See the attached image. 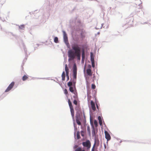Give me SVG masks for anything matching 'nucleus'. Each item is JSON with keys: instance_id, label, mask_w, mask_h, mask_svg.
<instances>
[{"instance_id": "nucleus-30", "label": "nucleus", "mask_w": 151, "mask_h": 151, "mask_svg": "<svg viewBox=\"0 0 151 151\" xmlns=\"http://www.w3.org/2000/svg\"><path fill=\"white\" fill-rule=\"evenodd\" d=\"M91 88L93 89H94L96 88V86L94 84H92L91 85Z\"/></svg>"}, {"instance_id": "nucleus-32", "label": "nucleus", "mask_w": 151, "mask_h": 151, "mask_svg": "<svg viewBox=\"0 0 151 151\" xmlns=\"http://www.w3.org/2000/svg\"><path fill=\"white\" fill-rule=\"evenodd\" d=\"M73 103L74 104H75L76 105H77V101L76 100H74L73 101Z\"/></svg>"}, {"instance_id": "nucleus-3", "label": "nucleus", "mask_w": 151, "mask_h": 151, "mask_svg": "<svg viewBox=\"0 0 151 151\" xmlns=\"http://www.w3.org/2000/svg\"><path fill=\"white\" fill-rule=\"evenodd\" d=\"M134 4L137 6L136 7L139 9H141L142 7V2L141 0H135Z\"/></svg>"}, {"instance_id": "nucleus-21", "label": "nucleus", "mask_w": 151, "mask_h": 151, "mask_svg": "<svg viewBox=\"0 0 151 151\" xmlns=\"http://www.w3.org/2000/svg\"><path fill=\"white\" fill-rule=\"evenodd\" d=\"M76 123H77V124L78 125H81V122L78 119H76Z\"/></svg>"}, {"instance_id": "nucleus-19", "label": "nucleus", "mask_w": 151, "mask_h": 151, "mask_svg": "<svg viewBox=\"0 0 151 151\" xmlns=\"http://www.w3.org/2000/svg\"><path fill=\"white\" fill-rule=\"evenodd\" d=\"M96 142V139H95L94 143L93 146L92 148L91 151H94V148H95V146Z\"/></svg>"}, {"instance_id": "nucleus-26", "label": "nucleus", "mask_w": 151, "mask_h": 151, "mask_svg": "<svg viewBox=\"0 0 151 151\" xmlns=\"http://www.w3.org/2000/svg\"><path fill=\"white\" fill-rule=\"evenodd\" d=\"M67 85L68 86H69L70 87V86H71L72 85V82H69L68 83Z\"/></svg>"}, {"instance_id": "nucleus-12", "label": "nucleus", "mask_w": 151, "mask_h": 151, "mask_svg": "<svg viewBox=\"0 0 151 151\" xmlns=\"http://www.w3.org/2000/svg\"><path fill=\"white\" fill-rule=\"evenodd\" d=\"M70 111L72 117L73 118H74V111L73 109V108L70 109Z\"/></svg>"}, {"instance_id": "nucleus-20", "label": "nucleus", "mask_w": 151, "mask_h": 151, "mask_svg": "<svg viewBox=\"0 0 151 151\" xmlns=\"http://www.w3.org/2000/svg\"><path fill=\"white\" fill-rule=\"evenodd\" d=\"M76 135L77 139H79L80 138L79 132L78 131L77 132Z\"/></svg>"}, {"instance_id": "nucleus-2", "label": "nucleus", "mask_w": 151, "mask_h": 151, "mask_svg": "<svg viewBox=\"0 0 151 151\" xmlns=\"http://www.w3.org/2000/svg\"><path fill=\"white\" fill-rule=\"evenodd\" d=\"M82 145L84 147H87V150H89L91 147V143L89 140H87L86 141L83 142Z\"/></svg>"}, {"instance_id": "nucleus-13", "label": "nucleus", "mask_w": 151, "mask_h": 151, "mask_svg": "<svg viewBox=\"0 0 151 151\" xmlns=\"http://www.w3.org/2000/svg\"><path fill=\"white\" fill-rule=\"evenodd\" d=\"M68 102L70 109L73 108V107L72 104V103L71 102L70 99H68Z\"/></svg>"}, {"instance_id": "nucleus-5", "label": "nucleus", "mask_w": 151, "mask_h": 151, "mask_svg": "<svg viewBox=\"0 0 151 151\" xmlns=\"http://www.w3.org/2000/svg\"><path fill=\"white\" fill-rule=\"evenodd\" d=\"M15 84L14 82H12L9 86L7 89L5 91V92H7L10 91L13 87Z\"/></svg>"}, {"instance_id": "nucleus-33", "label": "nucleus", "mask_w": 151, "mask_h": 151, "mask_svg": "<svg viewBox=\"0 0 151 151\" xmlns=\"http://www.w3.org/2000/svg\"><path fill=\"white\" fill-rule=\"evenodd\" d=\"M93 130L92 131V134H95V132L94 131V128L93 127Z\"/></svg>"}, {"instance_id": "nucleus-34", "label": "nucleus", "mask_w": 151, "mask_h": 151, "mask_svg": "<svg viewBox=\"0 0 151 151\" xmlns=\"http://www.w3.org/2000/svg\"><path fill=\"white\" fill-rule=\"evenodd\" d=\"M77 145H75L74 146V148H77Z\"/></svg>"}, {"instance_id": "nucleus-35", "label": "nucleus", "mask_w": 151, "mask_h": 151, "mask_svg": "<svg viewBox=\"0 0 151 151\" xmlns=\"http://www.w3.org/2000/svg\"><path fill=\"white\" fill-rule=\"evenodd\" d=\"M96 106H97V108L98 109H99L98 106V105H97V104H96Z\"/></svg>"}, {"instance_id": "nucleus-28", "label": "nucleus", "mask_w": 151, "mask_h": 151, "mask_svg": "<svg viewBox=\"0 0 151 151\" xmlns=\"http://www.w3.org/2000/svg\"><path fill=\"white\" fill-rule=\"evenodd\" d=\"M94 124L95 126V127H97V122L96 120H95L94 122Z\"/></svg>"}, {"instance_id": "nucleus-8", "label": "nucleus", "mask_w": 151, "mask_h": 151, "mask_svg": "<svg viewBox=\"0 0 151 151\" xmlns=\"http://www.w3.org/2000/svg\"><path fill=\"white\" fill-rule=\"evenodd\" d=\"M105 134V138L107 139V141L111 139V136L108 132L106 131H105L104 132Z\"/></svg>"}, {"instance_id": "nucleus-25", "label": "nucleus", "mask_w": 151, "mask_h": 151, "mask_svg": "<svg viewBox=\"0 0 151 151\" xmlns=\"http://www.w3.org/2000/svg\"><path fill=\"white\" fill-rule=\"evenodd\" d=\"M85 134V132L83 131H81V134L82 137H84Z\"/></svg>"}, {"instance_id": "nucleus-10", "label": "nucleus", "mask_w": 151, "mask_h": 151, "mask_svg": "<svg viewBox=\"0 0 151 151\" xmlns=\"http://www.w3.org/2000/svg\"><path fill=\"white\" fill-rule=\"evenodd\" d=\"M91 68V67L90 66V68H88L86 70L87 73L89 76H91L92 75V73Z\"/></svg>"}, {"instance_id": "nucleus-7", "label": "nucleus", "mask_w": 151, "mask_h": 151, "mask_svg": "<svg viewBox=\"0 0 151 151\" xmlns=\"http://www.w3.org/2000/svg\"><path fill=\"white\" fill-rule=\"evenodd\" d=\"M63 38L65 43L66 44L68 43V37L65 31H63Z\"/></svg>"}, {"instance_id": "nucleus-9", "label": "nucleus", "mask_w": 151, "mask_h": 151, "mask_svg": "<svg viewBox=\"0 0 151 151\" xmlns=\"http://www.w3.org/2000/svg\"><path fill=\"white\" fill-rule=\"evenodd\" d=\"M91 104L92 110L93 111H95L96 110V108L94 102L92 101H91Z\"/></svg>"}, {"instance_id": "nucleus-18", "label": "nucleus", "mask_w": 151, "mask_h": 151, "mask_svg": "<svg viewBox=\"0 0 151 151\" xmlns=\"http://www.w3.org/2000/svg\"><path fill=\"white\" fill-rule=\"evenodd\" d=\"M28 78V77L26 75H24L22 77V80L25 81Z\"/></svg>"}, {"instance_id": "nucleus-22", "label": "nucleus", "mask_w": 151, "mask_h": 151, "mask_svg": "<svg viewBox=\"0 0 151 151\" xmlns=\"http://www.w3.org/2000/svg\"><path fill=\"white\" fill-rule=\"evenodd\" d=\"M54 41L55 42L57 43L58 42V38L57 37H56L54 38Z\"/></svg>"}, {"instance_id": "nucleus-27", "label": "nucleus", "mask_w": 151, "mask_h": 151, "mask_svg": "<svg viewBox=\"0 0 151 151\" xmlns=\"http://www.w3.org/2000/svg\"><path fill=\"white\" fill-rule=\"evenodd\" d=\"M64 93L66 95H67L68 94V91L66 89H65L64 90Z\"/></svg>"}, {"instance_id": "nucleus-31", "label": "nucleus", "mask_w": 151, "mask_h": 151, "mask_svg": "<svg viewBox=\"0 0 151 151\" xmlns=\"http://www.w3.org/2000/svg\"><path fill=\"white\" fill-rule=\"evenodd\" d=\"M66 76L67 78V80L68 81L69 80V74H66Z\"/></svg>"}, {"instance_id": "nucleus-1", "label": "nucleus", "mask_w": 151, "mask_h": 151, "mask_svg": "<svg viewBox=\"0 0 151 151\" xmlns=\"http://www.w3.org/2000/svg\"><path fill=\"white\" fill-rule=\"evenodd\" d=\"M73 50H70L68 52V56L69 57V60H73L76 57L77 59H81V48L77 43H74L71 45Z\"/></svg>"}, {"instance_id": "nucleus-14", "label": "nucleus", "mask_w": 151, "mask_h": 151, "mask_svg": "<svg viewBox=\"0 0 151 151\" xmlns=\"http://www.w3.org/2000/svg\"><path fill=\"white\" fill-rule=\"evenodd\" d=\"M65 70L66 71V73L69 74V69L68 67V65L67 64H65Z\"/></svg>"}, {"instance_id": "nucleus-24", "label": "nucleus", "mask_w": 151, "mask_h": 151, "mask_svg": "<svg viewBox=\"0 0 151 151\" xmlns=\"http://www.w3.org/2000/svg\"><path fill=\"white\" fill-rule=\"evenodd\" d=\"M82 59H83L85 58V54H84V51H83L82 52Z\"/></svg>"}, {"instance_id": "nucleus-17", "label": "nucleus", "mask_w": 151, "mask_h": 151, "mask_svg": "<svg viewBox=\"0 0 151 151\" xmlns=\"http://www.w3.org/2000/svg\"><path fill=\"white\" fill-rule=\"evenodd\" d=\"M98 120H99V124L100 125H101L102 124V119L101 118L100 116H99L98 117Z\"/></svg>"}, {"instance_id": "nucleus-23", "label": "nucleus", "mask_w": 151, "mask_h": 151, "mask_svg": "<svg viewBox=\"0 0 151 151\" xmlns=\"http://www.w3.org/2000/svg\"><path fill=\"white\" fill-rule=\"evenodd\" d=\"M69 90H70V91L72 93H73L74 92V90L73 89V88L72 86H70V87Z\"/></svg>"}, {"instance_id": "nucleus-4", "label": "nucleus", "mask_w": 151, "mask_h": 151, "mask_svg": "<svg viewBox=\"0 0 151 151\" xmlns=\"http://www.w3.org/2000/svg\"><path fill=\"white\" fill-rule=\"evenodd\" d=\"M77 68L76 65L74 64L73 66V76L74 79H76L77 78Z\"/></svg>"}, {"instance_id": "nucleus-29", "label": "nucleus", "mask_w": 151, "mask_h": 151, "mask_svg": "<svg viewBox=\"0 0 151 151\" xmlns=\"http://www.w3.org/2000/svg\"><path fill=\"white\" fill-rule=\"evenodd\" d=\"M24 25H22L19 26L20 29H22L24 28Z\"/></svg>"}, {"instance_id": "nucleus-36", "label": "nucleus", "mask_w": 151, "mask_h": 151, "mask_svg": "<svg viewBox=\"0 0 151 151\" xmlns=\"http://www.w3.org/2000/svg\"><path fill=\"white\" fill-rule=\"evenodd\" d=\"M101 27L100 28H102V24H101Z\"/></svg>"}, {"instance_id": "nucleus-11", "label": "nucleus", "mask_w": 151, "mask_h": 151, "mask_svg": "<svg viewBox=\"0 0 151 151\" xmlns=\"http://www.w3.org/2000/svg\"><path fill=\"white\" fill-rule=\"evenodd\" d=\"M85 31L83 29H82L81 30V37L83 39L85 37Z\"/></svg>"}, {"instance_id": "nucleus-16", "label": "nucleus", "mask_w": 151, "mask_h": 151, "mask_svg": "<svg viewBox=\"0 0 151 151\" xmlns=\"http://www.w3.org/2000/svg\"><path fill=\"white\" fill-rule=\"evenodd\" d=\"M62 80L64 81L65 80V74L64 71L63 72L62 75Z\"/></svg>"}, {"instance_id": "nucleus-15", "label": "nucleus", "mask_w": 151, "mask_h": 151, "mask_svg": "<svg viewBox=\"0 0 151 151\" xmlns=\"http://www.w3.org/2000/svg\"><path fill=\"white\" fill-rule=\"evenodd\" d=\"M75 151H85V150H82V148L81 147H78L75 150Z\"/></svg>"}, {"instance_id": "nucleus-6", "label": "nucleus", "mask_w": 151, "mask_h": 151, "mask_svg": "<svg viewBox=\"0 0 151 151\" xmlns=\"http://www.w3.org/2000/svg\"><path fill=\"white\" fill-rule=\"evenodd\" d=\"M91 54V62L92 63V67L93 68L95 67V63H94V58L93 56V53L91 52L90 53Z\"/></svg>"}]
</instances>
